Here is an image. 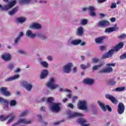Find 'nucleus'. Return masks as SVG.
<instances>
[{
	"mask_svg": "<svg viewBox=\"0 0 126 126\" xmlns=\"http://www.w3.org/2000/svg\"><path fill=\"white\" fill-rule=\"evenodd\" d=\"M67 98H71V94H69L67 95Z\"/></svg>",
	"mask_w": 126,
	"mask_h": 126,
	"instance_id": "obj_64",
	"label": "nucleus"
},
{
	"mask_svg": "<svg viewBox=\"0 0 126 126\" xmlns=\"http://www.w3.org/2000/svg\"><path fill=\"white\" fill-rule=\"evenodd\" d=\"M0 91L1 94L4 95V96H6V97H8V96H10V93L7 91V88L6 87H1L0 88Z\"/></svg>",
	"mask_w": 126,
	"mask_h": 126,
	"instance_id": "obj_12",
	"label": "nucleus"
},
{
	"mask_svg": "<svg viewBox=\"0 0 126 126\" xmlns=\"http://www.w3.org/2000/svg\"><path fill=\"white\" fill-rule=\"evenodd\" d=\"M84 33V30H83V28L82 27H79L76 32V35L77 36H83Z\"/></svg>",
	"mask_w": 126,
	"mask_h": 126,
	"instance_id": "obj_19",
	"label": "nucleus"
},
{
	"mask_svg": "<svg viewBox=\"0 0 126 126\" xmlns=\"http://www.w3.org/2000/svg\"><path fill=\"white\" fill-rule=\"evenodd\" d=\"M84 82L86 84H89L90 85H92L94 83V80L90 78H87L84 80Z\"/></svg>",
	"mask_w": 126,
	"mask_h": 126,
	"instance_id": "obj_26",
	"label": "nucleus"
},
{
	"mask_svg": "<svg viewBox=\"0 0 126 126\" xmlns=\"http://www.w3.org/2000/svg\"><path fill=\"white\" fill-rule=\"evenodd\" d=\"M90 65V63H87V65H85L83 64H82L80 65V67L82 69H86V68H88L89 67V66Z\"/></svg>",
	"mask_w": 126,
	"mask_h": 126,
	"instance_id": "obj_34",
	"label": "nucleus"
},
{
	"mask_svg": "<svg viewBox=\"0 0 126 126\" xmlns=\"http://www.w3.org/2000/svg\"><path fill=\"white\" fill-rule=\"evenodd\" d=\"M126 35L125 34H122L118 36L119 39H124V38H126Z\"/></svg>",
	"mask_w": 126,
	"mask_h": 126,
	"instance_id": "obj_46",
	"label": "nucleus"
},
{
	"mask_svg": "<svg viewBox=\"0 0 126 126\" xmlns=\"http://www.w3.org/2000/svg\"><path fill=\"white\" fill-rule=\"evenodd\" d=\"M125 105L122 102H120L117 107V112L119 115H122L125 112Z\"/></svg>",
	"mask_w": 126,
	"mask_h": 126,
	"instance_id": "obj_7",
	"label": "nucleus"
},
{
	"mask_svg": "<svg viewBox=\"0 0 126 126\" xmlns=\"http://www.w3.org/2000/svg\"><path fill=\"white\" fill-rule=\"evenodd\" d=\"M40 63L44 67H48V63L45 61L41 62Z\"/></svg>",
	"mask_w": 126,
	"mask_h": 126,
	"instance_id": "obj_40",
	"label": "nucleus"
},
{
	"mask_svg": "<svg viewBox=\"0 0 126 126\" xmlns=\"http://www.w3.org/2000/svg\"><path fill=\"white\" fill-rule=\"evenodd\" d=\"M67 115L68 119H72V118H76L77 117H82V114L77 112L72 113L70 111L67 112Z\"/></svg>",
	"mask_w": 126,
	"mask_h": 126,
	"instance_id": "obj_6",
	"label": "nucleus"
},
{
	"mask_svg": "<svg viewBox=\"0 0 126 126\" xmlns=\"http://www.w3.org/2000/svg\"><path fill=\"white\" fill-rule=\"evenodd\" d=\"M110 57H111V50H109L108 52L106 54L103 55L102 59H107L108 58H110Z\"/></svg>",
	"mask_w": 126,
	"mask_h": 126,
	"instance_id": "obj_31",
	"label": "nucleus"
},
{
	"mask_svg": "<svg viewBox=\"0 0 126 126\" xmlns=\"http://www.w3.org/2000/svg\"><path fill=\"white\" fill-rule=\"evenodd\" d=\"M19 39H20V36H18L17 38H15V44H17V43H18V41H19Z\"/></svg>",
	"mask_w": 126,
	"mask_h": 126,
	"instance_id": "obj_54",
	"label": "nucleus"
},
{
	"mask_svg": "<svg viewBox=\"0 0 126 126\" xmlns=\"http://www.w3.org/2000/svg\"><path fill=\"white\" fill-rule=\"evenodd\" d=\"M18 52L20 54H25V52H24L23 50H19Z\"/></svg>",
	"mask_w": 126,
	"mask_h": 126,
	"instance_id": "obj_59",
	"label": "nucleus"
},
{
	"mask_svg": "<svg viewBox=\"0 0 126 126\" xmlns=\"http://www.w3.org/2000/svg\"><path fill=\"white\" fill-rule=\"evenodd\" d=\"M4 110H8V105H6L3 107Z\"/></svg>",
	"mask_w": 126,
	"mask_h": 126,
	"instance_id": "obj_62",
	"label": "nucleus"
},
{
	"mask_svg": "<svg viewBox=\"0 0 126 126\" xmlns=\"http://www.w3.org/2000/svg\"><path fill=\"white\" fill-rule=\"evenodd\" d=\"M0 103L1 104H8V101L2 97H0Z\"/></svg>",
	"mask_w": 126,
	"mask_h": 126,
	"instance_id": "obj_37",
	"label": "nucleus"
},
{
	"mask_svg": "<svg viewBox=\"0 0 126 126\" xmlns=\"http://www.w3.org/2000/svg\"><path fill=\"white\" fill-rule=\"evenodd\" d=\"M47 60H48V61H53V58L51 56H48Z\"/></svg>",
	"mask_w": 126,
	"mask_h": 126,
	"instance_id": "obj_60",
	"label": "nucleus"
},
{
	"mask_svg": "<svg viewBox=\"0 0 126 126\" xmlns=\"http://www.w3.org/2000/svg\"><path fill=\"white\" fill-rule=\"evenodd\" d=\"M110 25V22L107 20H102L98 22L97 26L99 27H102L105 28V27H108Z\"/></svg>",
	"mask_w": 126,
	"mask_h": 126,
	"instance_id": "obj_10",
	"label": "nucleus"
},
{
	"mask_svg": "<svg viewBox=\"0 0 126 126\" xmlns=\"http://www.w3.org/2000/svg\"><path fill=\"white\" fill-rule=\"evenodd\" d=\"M46 108L44 106H42L40 108V111H43V112H45Z\"/></svg>",
	"mask_w": 126,
	"mask_h": 126,
	"instance_id": "obj_57",
	"label": "nucleus"
},
{
	"mask_svg": "<svg viewBox=\"0 0 126 126\" xmlns=\"http://www.w3.org/2000/svg\"><path fill=\"white\" fill-rule=\"evenodd\" d=\"M19 124H25L26 125H27L28 124H31V121H26V119H20L19 120H18L17 123L13 124L12 126H18Z\"/></svg>",
	"mask_w": 126,
	"mask_h": 126,
	"instance_id": "obj_14",
	"label": "nucleus"
},
{
	"mask_svg": "<svg viewBox=\"0 0 126 126\" xmlns=\"http://www.w3.org/2000/svg\"><path fill=\"white\" fill-rule=\"evenodd\" d=\"M17 20L19 23H23V22H25L26 21V18H24L23 17H21L19 18H18L17 19Z\"/></svg>",
	"mask_w": 126,
	"mask_h": 126,
	"instance_id": "obj_30",
	"label": "nucleus"
},
{
	"mask_svg": "<svg viewBox=\"0 0 126 126\" xmlns=\"http://www.w3.org/2000/svg\"><path fill=\"white\" fill-rule=\"evenodd\" d=\"M126 89V87H118L114 90V91H116V92H122V91H124Z\"/></svg>",
	"mask_w": 126,
	"mask_h": 126,
	"instance_id": "obj_33",
	"label": "nucleus"
},
{
	"mask_svg": "<svg viewBox=\"0 0 126 126\" xmlns=\"http://www.w3.org/2000/svg\"><path fill=\"white\" fill-rule=\"evenodd\" d=\"M17 104L16 100H12L10 101V106H15Z\"/></svg>",
	"mask_w": 126,
	"mask_h": 126,
	"instance_id": "obj_39",
	"label": "nucleus"
},
{
	"mask_svg": "<svg viewBox=\"0 0 126 126\" xmlns=\"http://www.w3.org/2000/svg\"><path fill=\"white\" fill-rule=\"evenodd\" d=\"M1 59L5 62H8L11 60V55L9 53H5L1 56Z\"/></svg>",
	"mask_w": 126,
	"mask_h": 126,
	"instance_id": "obj_17",
	"label": "nucleus"
},
{
	"mask_svg": "<svg viewBox=\"0 0 126 126\" xmlns=\"http://www.w3.org/2000/svg\"><path fill=\"white\" fill-rule=\"evenodd\" d=\"M105 33H111V28H109L108 29H106L105 30Z\"/></svg>",
	"mask_w": 126,
	"mask_h": 126,
	"instance_id": "obj_50",
	"label": "nucleus"
},
{
	"mask_svg": "<svg viewBox=\"0 0 126 126\" xmlns=\"http://www.w3.org/2000/svg\"><path fill=\"white\" fill-rule=\"evenodd\" d=\"M109 72H111V63L107 64L105 69L99 71V73H109Z\"/></svg>",
	"mask_w": 126,
	"mask_h": 126,
	"instance_id": "obj_15",
	"label": "nucleus"
},
{
	"mask_svg": "<svg viewBox=\"0 0 126 126\" xmlns=\"http://www.w3.org/2000/svg\"><path fill=\"white\" fill-rule=\"evenodd\" d=\"M111 22H115V21H116V18L115 17L111 18Z\"/></svg>",
	"mask_w": 126,
	"mask_h": 126,
	"instance_id": "obj_58",
	"label": "nucleus"
},
{
	"mask_svg": "<svg viewBox=\"0 0 126 126\" xmlns=\"http://www.w3.org/2000/svg\"><path fill=\"white\" fill-rule=\"evenodd\" d=\"M99 15H100V16H101V18L102 17H105V14H104L103 13L99 14Z\"/></svg>",
	"mask_w": 126,
	"mask_h": 126,
	"instance_id": "obj_63",
	"label": "nucleus"
},
{
	"mask_svg": "<svg viewBox=\"0 0 126 126\" xmlns=\"http://www.w3.org/2000/svg\"><path fill=\"white\" fill-rule=\"evenodd\" d=\"M73 66V65L71 63H69L67 65L63 66V68L64 70V72L66 73H69L70 70H71V67Z\"/></svg>",
	"mask_w": 126,
	"mask_h": 126,
	"instance_id": "obj_13",
	"label": "nucleus"
},
{
	"mask_svg": "<svg viewBox=\"0 0 126 126\" xmlns=\"http://www.w3.org/2000/svg\"><path fill=\"white\" fill-rule=\"evenodd\" d=\"M15 4H16V1L13 0L10 2L7 5L3 6L0 4V8H1V10H8L9 8L13 7Z\"/></svg>",
	"mask_w": 126,
	"mask_h": 126,
	"instance_id": "obj_2",
	"label": "nucleus"
},
{
	"mask_svg": "<svg viewBox=\"0 0 126 126\" xmlns=\"http://www.w3.org/2000/svg\"><path fill=\"white\" fill-rule=\"evenodd\" d=\"M77 99H78V97H77V96H73L72 98V103H74V102L75 101V100H77Z\"/></svg>",
	"mask_w": 126,
	"mask_h": 126,
	"instance_id": "obj_47",
	"label": "nucleus"
},
{
	"mask_svg": "<svg viewBox=\"0 0 126 126\" xmlns=\"http://www.w3.org/2000/svg\"><path fill=\"white\" fill-rule=\"evenodd\" d=\"M53 101H54V97H48L47 99V103H49V104H53Z\"/></svg>",
	"mask_w": 126,
	"mask_h": 126,
	"instance_id": "obj_38",
	"label": "nucleus"
},
{
	"mask_svg": "<svg viewBox=\"0 0 126 126\" xmlns=\"http://www.w3.org/2000/svg\"><path fill=\"white\" fill-rule=\"evenodd\" d=\"M49 74V72L48 71V70L44 69L43 70V71L41 72V74L40 75V78L43 79V78H45L47 75Z\"/></svg>",
	"mask_w": 126,
	"mask_h": 126,
	"instance_id": "obj_25",
	"label": "nucleus"
},
{
	"mask_svg": "<svg viewBox=\"0 0 126 126\" xmlns=\"http://www.w3.org/2000/svg\"><path fill=\"white\" fill-rule=\"evenodd\" d=\"M116 81H115V80L114 79H111V85L112 86H114L116 85Z\"/></svg>",
	"mask_w": 126,
	"mask_h": 126,
	"instance_id": "obj_48",
	"label": "nucleus"
},
{
	"mask_svg": "<svg viewBox=\"0 0 126 126\" xmlns=\"http://www.w3.org/2000/svg\"><path fill=\"white\" fill-rule=\"evenodd\" d=\"M83 11H86V10H88L90 11V16H95L96 15V13L94 12L95 11V7L94 6H90L88 8H82Z\"/></svg>",
	"mask_w": 126,
	"mask_h": 126,
	"instance_id": "obj_9",
	"label": "nucleus"
},
{
	"mask_svg": "<svg viewBox=\"0 0 126 126\" xmlns=\"http://www.w3.org/2000/svg\"><path fill=\"white\" fill-rule=\"evenodd\" d=\"M105 1H107V0H97L98 3H103V2H105Z\"/></svg>",
	"mask_w": 126,
	"mask_h": 126,
	"instance_id": "obj_52",
	"label": "nucleus"
},
{
	"mask_svg": "<svg viewBox=\"0 0 126 126\" xmlns=\"http://www.w3.org/2000/svg\"><path fill=\"white\" fill-rule=\"evenodd\" d=\"M87 23H88V21L87 19H83L81 21L82 25H86Z\"/></svg>",
	"mask_w": 126,
	"mask_h": 126,
	"instance_id": "obj_41",
	"label": "nucleus"
},
{
	"mask_svg": "<svg viewBox=\"0 0 126 126\" xmlns=\"http://www.w3.org/2000/svg\"><path fill=\"white\" fill-rule=\"evenodd\" d=\"M31 0H19V2L21 4H29Z\"/></svg>",
	"mask_w": 126,
	"mask_h": 126,
	"instance_id": "obj_29",
	"label": "nucleus"
},
{
	"mask_svg": "<svg viewBox=\"0 0 126 126\" xmlns=\"http://www.w3.org/2000/svg\"><path fill=\"white\" fill-rule=\"evenodd\" d=\"M98 62H99V59L98 58H97V57H94L92 59V62L94 63H98Z\"/></svg>",
	"mask_w": 126,
	"mask_h": 126,
	"instance_id": "obj_44",
	"label": "nucleus"
},
{
	"mask_svg": "<svg viewBox=\"0 0 126 126\" xmlns=\"http://www.w3.org/2000/svg\"><path fill=\"white\" fill-rule=\"evenodd\" d=\"M111 101L114 105H117L118 103V99H116V98L113 96H111Z\"/></svg>",
	"mask_w": 126,
	"mask_h": 126,
	"instance_id": "obj_32",
	"label": "nucleus"
},
{
	"mask_svg": "<svg viewBox=\"0 0 126 126\" xmlns=\"http://www.w3.org/2000/svg\"><path fill=\"white\" fill-rule=\"evenodd\" d=\"M97 103L103 112H106V111H107V109L109 112H111V107L109 105L105 106L104 103H102L100 101H98Z\"/></svg>",
	"mask_w": 126,
	"mask_h": 126,
	"instance_id": "obj_8",
	"label": "nucleus"
},
{
	"mask_svg": "<svg viewBox=\"0 0 126 126\" xmlns=\"http://www.w3.org/2000/svg\"><path fill=\"white\" fill-rule=\"evenodd\" d=\"M26 35H27V37L32 38H35V37H36V34L32 33V32L30 30L27 31Z\"/></svg>",
	"mask_w": 126,
	"mask_h": 126,
	"instance_id": "obj_24",
	"label": "nucleus"
},
{
	"mask_svg": "<svg viewBox=\"0 0 126 126\" xmlns=\"http://www.w3.org/2000/svg\"><path fill=\"white\" fill-rule=\"evenodd\" d=\"M18 11V7L17 6L12 9V10L8 11V15H14L16 12Z\"/></svg>",
	"mask_w": 126,
	"mask_h": 126,
	"instance_id": "obj_23",
	"label": "nucleus"
},
{
	"mask_svg": "<svg viewBox=\"0 0 126 126\" xmlns=\"http://www.w3.org/2000/svg\"><path fill=\"white\" fill-rule=\"evenodd\" d=\"M61 105V103H53L52 105L51 106V111L52 112H56L58 113V112H60V110H61V107L60 106Z\"/></svg>",
	"mask_w": 126,
	"mask_h": 126,
	"instance_id": "obj_11",
	"label": "nucleus"
},
{
	"mask_svg": "<svg viewBox=\"0 0 126 126\" xmlns=\"http://www.w3.org/2000/svg\"><path fill=\"white\" fill-rule=\"evenodd\" d=\"M76 71H77V68H76V67H74L73 70V72L74 73H75V72H76Z\"/></svg>",
	"mask_w": 126,
	"mask_h": 126,
	"instance_id": "obj_61",
	"label": "nucleus"
},
{
	"mask_svg": "<svg viewBox=\"0 0 126 126\" xmlns=\"http://www.w3.org/2000/svg\"><path fill=\"white\" fill-rule=\"evenodd\" d=\"M105 36H100L99 37H97L95 38L94 41L96 44H102L103 43V41L105 39Z\"/></svg>",
	"mask_w": 126,
	"mask_h": 126,
	"instance_id": "obj_21",
	"label": "nucleus"
},
{
	"mask_svg": "<svg viewBox=\"0 0 126 126\" xmlns=\"http://www.w3.org/2000/svg\"><path fill=\"white\" fill-rule=\"evenodd\" d=\"M37 36H38V37H41L42 38V40H45V39H47V37H46L44 35H42V33H38L37 34Z\"/></svg>",
	"mask_w": 126,
	"mask_h": 126,
	"instance_id": "obj_43",
	"label": "nucleus"
},
{
	"mask_svg": "<svg viewBox=\"0 0 126 126\" xmlns=\"http://www.w3.org/2000/svg\"><path fill=\"white\" fill-rule=\"evenodd\" d=\"M54 82H55V80L54 78H51L50 79L49 82L47 84V86L50 89H56V88H58L59 87V85L54 84Z\"/></svg>",
	"mask_w": 126,
	"mask_h": 126,
	"instance_id": "obj_4",
	"label": "nucleus"
},
{
	"mask_svg": "<svg viewBox=\"0 0 126 126\" xmlns=\"http://www.w3.org/2000/svg\"><path fill=\"white\" fill-rule=\"evenodd\" d=\"M7 119H9L7 121V124H9L10 123H11V122H12L13 121H14L15 119V115H14L13 113H12L7 116H4V115L0 116V121H1V122H4V121H6Z\"/></svg>",
	"mask_w": 126,
	"mask_h": 126,
	"instance_id": "obj_1",
	"label": "nucleus"
},
{
	"mask_svg": "<svg viewBox=\"0 0 126 126\" xmlns=\"http://www.w3.org/2000/svg\"><path fill=\"white\" fill-rule=\"evenodd\" d=\"M104 64V62H102L99 65H95L92 68L93 70H97L98 68H100L101 66H102Z\"/></svg>",
	"mask_w": 126,
	"mask_h": 126,
	"instance_id": "obj_27",
	"label": "nucleus"
},
{
	"mask_svg": "<svg viewBox=\"0 0 126 126\" xmlns=\"http://www.w3.org/2000/svg\"><path fill=\"white\" fill-rule=\"evenodd\" d=\"M22 84L28 91H30L33 87L32 85L27 83V82H22Z\"/></svg>",
	"mask_w": 126,
	"mask_h": 126,
	"instance_id": "obj_18",
	"label": "nucleus"
},
{
	"mask_svg": "<svg viewBox=\"0 0 126 126\" xmlns=\"http://www.w3.org/2000/svg\"><path fill=\"white\" fill-rule=\"evenodd\" d=\"M105 97L106 99H109V100H111V95L110 94H105Z\"/></svg>",
	"mask_w": 126,
	"mask_h": 126,
	"instance_id": "obj_56",
	"label": "nucleus"
},
{
	"mask_svg": "<svg viewBox=\"0 0 126 126\" xmlns=\"http://www.w3.org/2000/svg\"><path fill=\"white\" fill-rule=\"evenodd\" d=\"M78 124H80L81 126H89L90 125L87 124V121L84 118H81L78 120Z\"/></svg>",
	"mask_w": 126,
	"mask_h": 126,
	"instance_id": "obj_16",
	"label": "nucleus"
},
{
	"mask_svg": "<svg viewBox=\"0 0 126 126\" xmlns=\"http://www.w3.org/2000/svg\"><path fill=\"white\" fill-rule=\"evenodd\" d=\"M29 112L27 110L24 111L20 115V117H24L25 116H26L27 114H28Z\"/></svg>",
	"mask_w": 126,
	"mask_h": 126,
	"instance_id": "obj_42",
	"label": "nucleus"
},
{
	"mask_svg": "<svg viewBox=\"0 0 126 126\" xmlns=\"http://www.w3.org/2000/svg\"><path fill=\"white\" fill-rule=\"evenodd\" d=\"M82 42V41L80 39L79 40H72L71 42V43L72 45H74L75 46H76V45H79V44H81V43Z\"/></svg>",
	"mask_w": 126,
	"mask_h": 126,
	"instance_id": "obj_28",
	"label": "nucleus"
},
{
	"mask_svg": "<svg viewBox=\"0 0 126 126\" xmlns=\"http://www.w3.org/2000/svg\"><path fill=\"white\" fill-rule=\"evenodd\" d=\"M7 68L10 70H12V69L14 68V64H13V63H9L7 66Z\"/></svg>",
	"mask_w": 126,
	"mask_h": 126,
	"instance_id": "obj_35",
	"label": "nucleus"
},
{
	"mask_svg": "<svg viewBox=\"0 0 126 126\" xmlns=\"http://www.w3.org/2000/svg\"><path fill=\"white\" fill-rule=\"evenodd\" d=\"M68 107H69V108H70L71 109H73V108H74L73 104H72V103H69L68 104Z\"/></svg>",
	"mask_w": 126,
	"mask_h": 126,
	"instance_id": "obj_53",
	"label": "nucleus"
},
{
	"mask_svg": "<svg viewBox=\"0 0 126 126\" xmlns=\"http://www.w3.org/2000/svg\"><path fill=\"white\" fill-rule=\"evenodd\" d=\"M78 108L79 110H85L86 111H88V108H87V106H86V101L84 100H79L78 104Z\"/></svg>",
	"mask_w": 126,
	"mask_h": 126,
	"instance_id": "obj_5",
	"label": "nucleus"
},
{
	"mask_svg": "<svg viewBox=\"0 0 126 126\" xmlns=\"http://www.w3.org/2000/svg\"><path fill=\"white\" fill-rule=\"evenodd\" d=\"M124 45V42H120L117 46L114 47L113 49H111V56H113V54H114L115 52H119L121 49H123Z\"/></svg>",
	"mask_w": 126,
	"mask_h": 126,
	"instance_id": "obj_3",
	"label": "nucleus"
},
{
	"mask_svg": "<svg viewBox=\"0 0 126 126\" xmlns=\"http://www.w3.org/2000/svg\"><path fill=\"white\" fill-rule=\"evenodd\" d=\"M19 75H15L14 76L7 78L6 79H5V82H8L9 81H12V80H15V79H17V78H19Z\"/></svg>",
	"mask_w": 126,
	"mask_h": 126,
	"instance_id": "obj_22",
	"label": "nucleus"
},
{
	"mask_svg": "<svg viewBox=\"0 0 126 126\" xmlns=\"http://www.w3.org/2000/svg\"><path fill=\"white\" fill-rule=\"evenodd\" d=\"M100 51H105V50H106V46H100Z\"/></svg>",
	"mask_w": 126,
	"mask_h": 126,
	"instance_id": "obj_51",
	"label": "nucleus"
},
{
	"mask_svg": "<svg viewBox=\"0 0 126 126\" xmlns=\"http://www.w3.org/2000/svg\"><path fill=\"white\" fill-rule=\"evenodd\" d=\"M21 69L19 68H17L16 70H15L14 71V72H15V73H17V72H19L20 71H21Z\"/></svg>",
	"mask_w": 126,
	"mask_h": 126,
	"instance_id": "obj_55",
	"label": "nucleus"
},
{
	"mask_svg": "<svg viewBox=\"0 0 126 126\" xmlns=\"http://www.w3.org/2000/svg\"><path fill=\"white\" fill-rule=\"evenodd\" d=\"M30 28L31 29H41V25L37 23H33L31 26H30Z\"/></svg>",
	"mask_w": 126,
	"mask_h": 126,
	"instance_id": "obj_20",
	"label": "nucleus"
},
{
	"mask_svg": "<svg viewBox=\"0 0 126 126\" xmlns=\"http://www.w3.org/2000/svg\"><path fill=\"white\" fill-rule=\"evenodd\" d=\"M117 7V3H113L111 4V8H116Z\"/></svg>",
	"mask_w": 126,
	"mask_h": 126,
	"instance_id": "obj_49",
	"label": "nucleus"
},
{
	"mask_svg": "<svg viewBox=\"0 0 126 126\" xmlns=\"http://www.w3.org/2000/svg\"><path fill=\"white\" fill-rule=\"evenodd\" d=\"M121 60H125L126 59V52L124 53L122 55H121L120 57Z\"/></svg>",
	"mask_w": 126,
	"mask_h": 126,
	"instance_id": "obj_45",
	"label": "nucleus"
},
{
	"mask_svg": "<svg viewBox=\"0 0 126 126\" xmlns=\"http://www.w3.org/2000/svg\"><path fill=\"white\" fill-rule=\"evenodd\" d=\"M119 28L117 26V24H115L114 27L111 28V32H114V31H118Z\"/></svg>",
	"mask_w": 126,
	"mask_h": 126,
	"instance_id": "obj_36",
	"label": "nucleus"
}]
</instances>
